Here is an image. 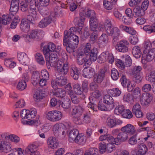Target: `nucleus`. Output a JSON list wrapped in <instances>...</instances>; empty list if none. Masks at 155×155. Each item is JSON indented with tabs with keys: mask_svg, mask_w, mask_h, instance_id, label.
I'll use <instances>...</instances> for the list:
<instances>
[{
	"mask_svg": "<svg viewBox=\"0 0 155 155\" xmlns=\"http://www.w3.org/2000/svg\"><path fill=\"white\" fill-rule=\"evenodd\" d=\"M109 105H107L106 104L99 102L97 106V108L99 110L101 111H106L110 110L112 109V106H109Z\"/></svg>",
	"mask_w": 155,
	"mask_h": 155,
	"instance_id": "nucleus-30",
	"label": "nucleus"
},
{
	"mask_svg": "<svg viewBox=\"0 0 155 155\" xmlns=\"http://www.w3.org/2000/svg\"><path fill=\"white\" fill-rule=\"evenodd\" d=\"M142 68L140 66H134L131 71L132 74L133 75L140 74V72Z\"/></svg>",
	"mask_w": 155,
	"mask_h": 155,
	"instance_id": "nucleus-59",
	"label": "nucleus"
},
{
	"mask_svg": "<svg viewBox=\"0 0 155 155\" xmlns=\"http://www.w3.org/2000/svg\"><path fill=\"white\" fill-rule=\"evenodd\" d=\"M46 56V62L47 66L48 69L50 68V67H53L54 68H57L58 65H59L58 64L59 61H62L63 59H57L49 58H47Z\"/></svg>",
	"mask_w": 155,
	"mask_h": 155,
	"instance_id": "nucleus-12",
	"label": "nucleus"
},
{
	"mask_svg": "<svg viewBox=\"0 0 155 155\" xmlns=\"http://www.w3.org/2000/svg\"><path fill=\"white\" fill-rule=\"evenodd\" d=\"M111 95H105L103 98L104 102L107 105H109V106H112V109L116 106H117L118 104V102L116 101H114L112 98Z\"/></svg>",
	"mask_w": 155,
	"mask_h": 155,
	"instance_id": "nucleus-11",
	"label": "nucleus"
},
{
	"mask_svg": "<svg viewBox=\"0 0 155 155\" xmlns=\"http://www.w3.org/2000/svg\"><path fill=\"white\" fill-rule=\"evenodd\" d=\"M47 143L49 147L53 149L57 148L58 145V140L53 137L48 138L47 140Z\"/></svg>",
	"mask_w": 155,
	"mask_h": 155,
	"instance_id": "nucleus-15",
	"label": "nucleus"
},
{
	"mask_svg": "<svg viewBox=\"0 0 155 155\" xmlns=\"http://www.w3.org/2000/svg\"><path fill=\"white\" fill-rule=\"evenodd\" d=\"M77 58V63L80 65H81L86 61L87 57L83 52L81 51L78 53Z\"/></svg>",
	"mask_w": 155,
	"mask_h": 155,
	"instance_id": "nucleus-18",
	"label": "nucleus"
},
{
	"mask_svg": "<svg viewBox=\"0 0 155 155\" xmlns=\"http://www.w3.org/2000/svg\"><path fill=\"white\" fill-rule=\"evenodd\" d=\"M84 155H98V150L95 148H91L89 152L85 153Z\"/></svg>",
	"mask_w": 155,
	"mask_h": 155,
	"instance_id": "nucleus-64",
	"label": "nucleus"
},
{
	"mask_svg": "<svg viewBox=\"0 0 155 155\" xmlns=\"http://www.w3.org/2000/svg\"><path fill=\"white\" fill-rule=\"evenodd\" d=\"M122 131L126 132L127 134H132L135 132V130L134 126L130 124H128L125 126L121 128Z\"/></svg>",
	"mask_w": 155,
	"mask_h": 155,
	"instance_id": "nucleus-17",
	"label": "nucleus"
},
{
	"mask_svg": "<svg viewBox=\"0 0 155 155\" xmlns=\"http://www.w3.org/2000/svg\"><path fill=\"white\" fill-rule=\"evenodd\" d=\"M129 44L128 41L126 40H122L119 42L116 49L118 51L120 52H127L128 50V46Z\"/></svg>",
	"mask_w": 155,
	"mask_h": 155,
	"instance_id": "nucleus-6",
	"label": "nucleus"
},
{
	"mask_svg": "<svg viewBox=\"0 0 155 155\" xmlns=\"http://www.w3.org/2000/svg\"><path fill=\"white\" fill-rule=\"evenodd\" d=\"M107 69L105 67L101 70L97 74L94 76V82L98 83H101L104 80L105 76V73L107 72Z\"/></svg>",
	"mask_w": 155,
	"mask_h": 155,
	"instance_id": "nucleus-10",
	"label": "nucleus"
},
{
	"mask_svg": "<svg viewBox=\"0 0 155 155\" xmlns=\"http://www.w3.org/2000/svg\"><path fill=\"white\" fill-rule=\"evenodd\" d=\"M47 119L51 121H57L61 120L62 114L58 110H52L48 112L46 114Z\"/></svg>",
	"mask_w": 155,
	"mask_h": 155,
	"instance_id": "nucleus-2",
	"label": "nucleus"
},
{
	"mask_svg": "<svg viewBox=\"0 0 155 155\" xmlns=\"http://www.w3.org/2000/svg\"><path fill=\"white\" fill-rule=\"evenodd\" d=\"M89 24L90 29L91 31L97 30L98 24V20L95 15L90 18Z\"/></svg>",
	"mask_w": 155,
	"mask_h": 155,
	"instance_id": "nucleus-14",
	"label": "nucleus"
},
{
	"mask_svg": "<svg viewBox=\"0 0 155 155\" xmlns=\"http://www.w3.org/2000/svg\"><path fill=\"white\" fill-rule=\"evenodd\" d=\"M35 58L36 61L39 64L43 65L45 63V61L42 55L41 54L37 53L35 55Z\"/></svg>",
	"mask_w": 155,
	"mask_h": 155,
	"instance_id": "nucleus-47",
	"label": "nucleus"
},
{
	"mask_svg": "<svg viewBox=\"0 0 155 155\" xmlns=\"http://www.w3.org/2000/svg\"><path fill=\"white\" fill-rule=\"evenodd\" d=\"M116 65L120 69L123 70L125 68V65L122 61L120 59H116L115 60Z\"/></svg>",
	"mask_w": 155,
	"mask_h": 155,
	"instance_id": "nucleus-55",
	"label": "nucleus"
},
{
	"mask_svg": "<svg viewBox=\"0 0 155 155\" xmlns=\"http://www.w3.org/2000/svg\"><path fill=\"white\" fill-rule=\"evenodd\" d=\"M123 100L124 101L128 102H132L134 101L133 98L131 94L126 93L124 96Z\"/></svg>",
	"mask_w": 155,
	"mask_h": 155,
	"instance_id": "nucleus-61",
	"label": "nucleus"
},
{
	"mask_svg": "<svg viewBox=\"0 0 155 155\" xmlns=\"http://www.w3.org/2000/svg\"><path fill=\"white\" fill-rule=\"evenodd\" d=\"M110 95L113 97L119 96L121 93V91L117 88L111 89L108 91Z\"/></svg>",
	"mask_w": 155,
	"mask_h": 155,
	"instance_id": "nucleus-45",
	"label": "nucleus"
},
{
	"mask_svg": "<svg viewBox=\"0 0 155 155\" xmlns=\"http://www.w3.org/2000/svg\"><path fill=\"white\" fill-rule=\"evenodd\" d=\"M95 15L94 11L87 8H81L80 10V16H81L82 21L85 19V17L90 18Z\"/></svg>",
	"mask_w": 155,
	"mask_h": 155,
	"instance_id": "nucleus-5",
	"label": "nucleus"
},
{
	"mask_svg": "<svg viewBox=\"0 0 155 155\" xmlns=\"http://www.w3.org/2000/svg\"><path fill=\"white\" fill-rule=\"evenodd\" d=\"M115 3H114L113 1L110 2L107 0H104L103 5L104 8L107 10H110L112 9L113 7V5Z\"/></svg>",
	"mask_w": 155,
	"mask_h": 155,
	"instance_id": "nucleus-44",
	"label": "nucleus"
},
{
	"mask_svg": "<svg viewBox=\"0 0 155 155\" xmlns=\"http://www.w3.org/2000/svg\"><path fill=\"white\" fill-rule=\"evenodd\" d=\"M62 129H66V124H65L59 123L55 124L53 126V131L57 132L58 131H61V128Z\"/></svg>",
	"mask_w": 155,
	"mask_h": 155,
	"instance_id": "nucleus-46",
	"label": "nucleus"
},
{
	"mask_svg": "<svg viewBox=\"0 0 155 155\" xmlns=\"http://www.w3.org/2000/svg\"><path fill=\"white\" fill-rule=\"evenodd\" d=\"M41 78L39 73L37 71H34L32 72L31 79L34 83L36 84L39 83Z\"/></svg>",
	"mask_w": 155,
	"mask_h": 155,
	"instance_id": "nucleus-34",
	"label": "nucleus"
},
{
	"mask_svg": "<svg viewBox=\"0 0 155 155\" xmlns=\"http://www.w3.org/2000/svg\"><path fill=\"white\" fill-rule=\"evenodd\" d=\"M99 140L100 141H107L109 142L114 143V137L109 134L101 136L99 138Z\"/></svg>",
	"mask_w": 155,
	"mask_h": 155,
	"instance_id": "nucleus-39",
	"label": "nucleus"
},
{
	"mask_svg": "<svg viewBox=\"0 0 155 155\" xmlns=\"http://www.w3.org/2000/svg\"><path fill=\"white\" fill-rule=\"evenodd\" d=\"M32 147L28 145L27 148H26L25 151L22 150V149L21 148H18L17 149V152L18 155H27L29 154L30 150H32L31 148Z\"/></svg>",
	"mask_w": 155,
	"mask_h": 155,
	"instance_id": "nucleus-41",
	"label": "nucleus"
},
{
	"mask_svg": "<svg viewBox=\"0 0 155 155\" xmlns=\"http://www.w3.org/2000/svg\"><path fill=\"white\" fill-rule=\"evenodd\" d=\"M143 0H130L129 2L128 5L131 7H137L140 4Z\"/></svg>",
	"mask_w": 155,
	"mask_h": 155,
	"instance_id": "nucleus-54",
	"label": "nucleus"
},
{
	"mask_svg": "<svg viewBox=\"0 0 155 155\" xmlns=\"http://www.w3.org/2000/svg\"><path fill=\"white\" fill-rule=\"evenodd\" d=\"M100 41L101 44L103 46H106L109 41L108 35L105 33H103L100 37Z\"/></svg>",
	"mask_w": 155,
	"mask_h": 155,
	"instance_id": "nucleus-38",
	"label": "nucleus"
},
{
	"mask_svg": "<svg viewBox=\"0 0 155 155\" xmlns=\"http://www.w3.org/2000/svg\"><path fill=\"white\" fill-rule=\"evenodd\" d=\"M73 37L65 38L63 39V45L66 47V49L69 53L75 52L74 51L75 47L79 43V38L77 35H73Z\"/></svg>",
	"mask_w": 155,
	"mask_h": 155,
	"instance_id": "nucleus-1",
	"label": "nucleus"
},
{
	"mask_svg": "<svg viewBox=\"0 0 155 155\" xmlns=\"http://www.w3.org/2000/svg\"><path fill=\"white\" fill-rule=\"evenodd\" d=\"M72 113L74 115H81L84 110L82 106L78 105V106L73 107L72 108Z\"/></svg>",
	"mask_w": 155,
	"mask_h": 155,
	"instance_id": "nucleus-27",
	"label": "nucleus"
},
{
	"mask_svg": "<svg viewBox=\"0 0 155 155\" xmlns=\"http://www.w3.org/2000/svg\"><path fill=\"white\" fill-rule=\"evenodd\" d=\"M121 84L124 87H126L130 83V81L129 79H127L124 75H123L120 78Z\"/></svg>",
	"mask_w": 155,
	"mask_h": 155,
	"instance_id": "nucleus-53",
	"label": "nucleus"
},
{
	"mask_svg": "<svg viewBox=\"0 0 155 155\" xmlns=\"http://www.w3.org/2000/svg\"><path fill=\"white\" fill-rule=\"evenodd\" d=\"M55 45L51 42H50L47 45L44 46L43 51L45 55V57L46 58V56H48V54H49L50 52L55 51Z\"/></svg>",
	"mask_w": 155,
	"mask_h": 155,
	"instance_id": "nucleus-13",
	"label": "nucleus"
},
{
	"mask_svg": "<svg viewBox=\"0 0 155 155\" xmlns=\"http://www.w3.org/2000/svg\"><path fill=\"white\" fill-rule=\"evenodd\" d=\"M74 92L78 95H81L83 93V90L81 87L78 83L74 84L73 86Z\"/></svg>",
	"mask_w": 155,
	"mask_h": 155,
	"instance_id": "nucleus-48",
	"label": "nucleus"
},
{
	"mask_svg": "<svg viewBox=\"0 0 155 155\" xmlns=\"http://www.w3.org/2000/svg\"><path fill=\"white\" fill-rule=\"evenodd\" d=\"M82 19L81 16H80V18L76 17L74 19V21L78 20V21H77V26L76 27L79 29H82L84 25V22L85 20L82 21L81 20Z\"/></svg>",
	"mask_w": 155,
	"mask_h": 155,
	"instance_id": "nucleus-56",
	"label": "nucleus"
},
{
	"mask_svg": "<svg viewBox=\"0 0 155 155\" xmlns=\"http://www.w3.org/2000/svg\"><path fill=\"white\" fill-rule=\"evenodd\" d=\"M17 57L18 60L21 64H24L28 60V57L27 54L24 52L18 53Z\"/></svg>",
	"mask_w": 155,
	"mask_h": 155,
	"instance_id": "nucleus-29",
	"label": "nucleus"
},
{
	"mask_svg": "<svg viewBox=\"0 0 155 155\" xmlns=\"http://www.w3.org/2000/svg\"><path fill=\"white\" fill-rule=\"evenodd\" d=\"M145 10L140 7H137L133 10V14L135 16H142L145 14Z\"/></svg>",
	"mask_w": 155,
	"mask_h": 155,
	"instance_id": "nucleus-33",
	"label": "nucleus"
},
{
	"mask_svg": "<svg viewBox=\"0 0 155 155\" xmlns=\"http://www.w3.org/2000/svg\"><path fill=\"white\" fill-rule=\"evenodd\" d=\"M123 59L124 60L125 63L127 67H130L132 64V60L129 56L125 55L123 56Z\"/></svg>",
	"mask_w": 155,
	"mask_h": 155,
	"instance_id": "nucleus-63",
	"label": "nucleus"
},
{
	"mask_svg": "<svg viewBox=\"0 0 155 155\" xmlns=\"http://www.w3.org/2000/svg\"><path fill=\"white\" fill-rule=\"evenodd\" d=\"M45 92L43 90H36L34 95V98L36 101H40L45 97Z\"/></svg>",
	"mask_w": 155,
	"mask_h": 155,
	"instance_id": "nucleus-21",
	"label": "nucleus"
},
{
	"mask_svg": "<svg viewBox=\"0 0 155 155\" xmlns=\"http://www.w3.org/2000/svg\"><path fill=\"white\" fill-rule=\"evenodd\" d=\"M67 81V79L66 77L62 75L56 78V81L58 85L61 87L66 84Z\"/></svg>",
	"mask_w": 155,
	"mask_h": 155,
	"instance_id": "nucleus-32",
	"label": "nucleus"
},
{
	"mask_svg": "<svg viewBox=\"0 0 155 155\" xmlns=\"http://www.w3.org/2000/svg\"><path fill=\"white\" fill-rule=\"evenodd\" d=\"M116 107L115 109L114 112L115 114L117 115L122 114L125 109L124 106L122 105H119L118 104L117 106H116L115 107Z\"/></svg>",
	"mask_w": 155,
	"mask_h": 155,
	"instance_id": "nucleus-52",
	"label": "nucleus"
},
{
	"mask_svg": "<svg viewBox=\"0 0 155 155\" xmlns=\"http://www.w3.org/2000/svg\"><path fill=\"white\" fill-rule=\"evenodd\" d=\"M148 50V52H145V51H143L142 57L144 60L148 61H150L153 60L155 57V48Z\"/></svg>",
	"mask_w": 155,
	"mask_h": 155,
	"instance_id": "nucleus-9",
	"label": "nucleus"
},
{
	"mask_svg": "<svg viewBox=\"0 0 155 155\" xmlns=\"http://www.w3.org/2000/svg\"><path fill=\"white\" fill-rule=\"evenodd\" d=\"M152 100V96L148 93H145L142 94L140 98V101L142 104L146 105L149 104Z\"/></svg>",
	"mask_w": 155,
	"mask_h": 155,
	"instance_id": "nucleus-16",
	"label": "nucleus"
},
{
	"mask_svg": "<svg viewBox=\"0 0 155 155\" xmlns=\"http://www.w3.org/2000/svg\"><path fill=\"white\" fill-rule=\"evenodd\" d=\"M138 151L142 154H144L147 151L146 145L143 143H139L138 145Z\"/></svg>",
	"mask_w": 155,
	"mask_h": 155,
	"instance_id": "nucleus-49",
	"label": "nucleus"
},
{
	"mask_svg": "<svg viewBox=\"0 0 155 155\" xmlns=\"http://www.w3.org/2000/svg\"><path fill=\"white\" fill-rule=\"evenodd\" d=\"M132 54L135 58H139L142 55L140 48L138 46H134L132 51Z\"/></svg>",
	"mask_w": 155,
	"mask_h": 155,
	"instance_id": "nucleus-31",
	"label": "nucleus"
},
{
	"mask_svg": "<svg viewBox=\"0 0 155 155\" xmlns=\"http://www.w3.org/2000/svg\"><path fill=\"white\" fill-rule=\"evenodd\" d=\"M86 139L84 136L79 134L74 142L79 144L83 145L85 144Z\"/></svg>",
	"mask_w": 155,
	"mask_h": 155,
	"instance_id": "nucleus-37",
	"label": "nucleus"
},
{
	"mask_svg": "<svg viewBox=\"0 0 155 155\" xmlns=\"http://www.w3.org/2000/svg\"><path fill=\"white\" fill-rule=\"evenodd\" d=\"M98 53V51L95 48H94L91 50L88 54L89 55V58L91 61H94L97 59Z\"/></svg>",
	"mask_w": 155,
	"mask_h": 155,
	"instance_id": "nucleus-25",
	"label": "nucleus"
},
{
	"mask_svg": "<svg viewBox=\"0 0 155 155\" xmlns=\"http://www.w3.org/2000/svg\"><path fill=\"white\" fill-rule=\"evenodd\" d=\"M30 146L32 147V150L29 153L30 155H40V152L37 150L38 146L34 144L30 145Z\"/></svg>",
	"mask_w": 155,
	"mask_h": 155,
	"instance_id": "nucleus-50",
	"label": "nucleus"
},
{
	"mask_svg": "<svg viewBox=\"0 0 155 155\" xmlns=\"http://www.w3.org/2000/svg\"><path fill=\"white\" fill-rule=\"evenodd\" d=\"M79 131L76 129L71 130L69 134L68 140L70 142H73L78 134Z\"/></svg>",
	"mask_w": 155,
	"mask_h": 155,
	"instance_id": "nucleus-23",
	"label": "nucleus"
},
{
	"mask_svg": "<svg viewBox=\"0 0 155 155\" xmlns=\"http://www.w3.org/2000/svg\"><path fill=\"white\" fill-rule=\"evenodd\" d=\"M128 137V134L126 132L122 131L118 134L117 137L115 138L114 137V143L118 145L122 142L126 140L127 139Z\"/></svg>",
	"mask_w": 155,
	"mask_h": 155,
	"instance_id": "nucleus-7",
	"label": "nucleus"
},
{
	"mask_svg": "<svg viewBox=\"0 0 155 155\" xmlns=\"http://www.w3.org/2000/svg\"><path fill=\"white\" fill-rule=\"evenodd\" d=\"M106 32L109 35L112 37L113 42H117L121 32L120 30L117 27H112L111 28H108Z\"/></svg>",
	"mask_w": 155,
	"mask_h": 155,
	"instance_id": "nucleus-4",
	"label": "nucleus"
},
{
	"mask_svg": "<svg viewBox=\"0 0 155 155\" xmlns=\"http://www.w3.org/2000/svg\"><path fill=\"white\" fill-rule=\"evenodd\" d=\"M52 20L51 15H50L48 17L42 19L39 23V26L41 28L46 27L51 22Z\"/></svg>",
	"mask_w": 155,
	"mask_h": 155,
	"instance_id": "nucleus-22",
	"label": "nucleus"
},
{
	"mask_svg": "<svg viewBox=\"0 0 155 155\" xmlns=\"http://www.w3.org/2000/svg\"><path fill=\"white\" fill-rule=\"evenodd\" d=\"M40 32V31L38 30H32L29 35L30 39L36 38L37 39H41L42 38L41 34Z\"/></svg>",
	"mask_w": 155,
	"mask_h": 155,
	"instance_id": "nucleus-28",
	"label": "nucleus"
},
{
	"mask_svg": "<svg viewBox=\"0 0 155 155\" xmlns=\"http://www.w3.org/2000/svg\"><path fill=\"white\" fill-rule=\"evenodd\" d=\"M109 55V53L108 51L103 52L99 57L97 61L99 63H103L108 60Z\"/></svg>",
	"mask_w": 155,
	"mask_h": 155,
	"instance_id": "nucleus-24",
	"label": "nucleus"
},
{
	"mask_svg": "<svg viewBox=\"0 0 155 155\" xmlns=\"http://www.w3.org/2000/svg\"><path fill=\"white\" fill-rule=\"evenodd\" d=\"M153 24L152 25H147L144 26L143 29L147 33L151 34L152 33H155V25Z\"/></svg>",
	"mask_w": 155,
	"mask_h": 155,
	"instance_id": "nucleus-36",
	"label": "nucleus"
},
{
	"mask_svg": "<svg viewBox=\"0 0 155 155\" xmlns=\"http://www.w3.org/2000/svg\"><path fill=\"white\" fill-rule=\"evenodd\" d=\"M56 91L54 93V95L57 97L63 98L65 96V91L61 88L56 89Z\"/></svg>",
	"mask_w": 155,
	"mask_h": 155,
	"instance_id": "nucleus-42",
	"label": "nucleus"
},
{
	"mask_svg": "<svg viewBox=\"0 0 155 155\" xmlns=\"http://www.w3.org/2000/svg\"><path fill=\"white\" fill-rule=\"evenodd\" d=\"M57 69L58 73L61 74L66 75L69 70V63L68 62L64 61H59L58 63Z\"/></svg>",
	"mask_w": 155,
	"mask_h": 155,
	"instance_id": "nucleus-3",
	"label": "nucleus"
},
{
	"mask_svg": "<svg viewBox=\"0 0 155 155\" xmlns=\"http://www.w3.org/2000/svg\"><path fill=\"white\" fill-rule=\"evenodd\" d=\"M80 74V72L77 68L74 67L71 68V75L73 79L75 80H78Z\"/></svg>",
	"mask_w": 155,
	"mask_h": 155,
	"instance_id": "nucleus-26",
	"label": "nucleus"
},
{
	"mask_svg": "<svg viewBox=\"0 0 155 155\" xmlns=\"http://www.w3.org/2000/svg\"><path fill=\"white\" fill-rule=\"evenodd\" d=\"M122 114L123 117L125 118L130 119L133 116L132 113L128 109H125Z\"/></svg>",
	"mask_w": 155,
	"mask_h": 155,
	"instance_id": "nucleus-58",
	"label": "nucleus"
},
{
	"mask_svg": "<svg viewBox=\"0 0 155 155\" xmlns=\"http://www.w3.org/2000/svg\"><path fill=\"white\" fill-rule=\"evenodd\" d=\"M11 150L10 144L4 139H0V152L8 153Z\"/></svg>",
	"mask_w": 155,
	"mask_h": 155,
	"instance_id": "nucleus-8",
	"label": "nucleus"
},
{
	"mask_svg": "<svg viewBox=\"0 0 155 155\" xmlns=\"http://www.w3.org/2000/svg\"><path fill=\"white\" fill-rule=\"evenodd\" d=\"M77 29L74 27H71L68 31L66 30L64 32V36L65 38L73 37V35H74L75 32H76Z\"/></svg>",
	"mask_w": 155,
	"mask_h": 155,
	"instance_id": "nucleus-35",
	"label": "nucleus"
},
{
	"mask_svg": "<svg viewBox=\"0 0 155 155\" xmlns=\"http://www.w3.org/2000/svg\"><path fill=\"white\" fill-rule=\"evenodd\" d=\"M99 151L103 153L106 151V143L104 141L101 142L99 144Z\"/></svg>",
	"mask_w": 155,
	"mask_h": 155,
	"instance_id": "nucleus-62",
	"label": "nucleus"
},
{
	"mask_svg": "<svg viewBox=\"0 0 155 155\" xmlns=\"http://www.w3.org/2000/svg\"><path fill=\"white\" fill-rule=\"evenodd\" d=\"M106 123L107 125L110 128L114 127L117 124L116 118L113 117L111 118L110 117H109L107 118Z\"/></svg>",
	"mask_w": 155,
	"mask_h": 155,
	"instance_id": "nucleus-40",
	"label": "nucleus"
},
{
	"mask_svg": "<svg viewBox=\"0 0 155 155\" xmlns=\"http://www.w3.org/2000/svg\"><path fill=\"white\" fill-rule=\"evenodd\" d=\"M95 74V72L93 68H84L83 75L84 77L90 78L94 76Z\"/></svg>",
	"mask_w": 155,
	"mask_h": 155,
	"instance_id": "nucleus-19",
	"label": "nucleus"
},
{
	"mask_svg": "<svg viewBox=\"0 0 155 155\" xmlns=\"http://www.w3.org/2000/svg\"><path fill=\"white\" fill-rule=\"evenodd\" d=\"M60 103L59 107L61 106L62 107L65 109H68L69 108L70 106V101L69 100H65L64 102L60 101Z\"/></svg>",
	"mask_w": 155,
	"mask_h": 155,
	"instance_id": "nucleus-60",
	"label": "nucleus"
},
{
	"mask_svg": "<svg viewBox=\"0 0 155 155\" xmlns=\"http://www.w3.org/2000/svg\"><path fill=\"white\" fill-rule=\"evenodd\" d=\"M111 76L112 79L114 80H117L119 77V73L117 70L113 68L111 71Z\"/></svg>",
	"mask_w": 155,
	"mask_h": 155,
	"instance_id": "nucleus-57",
	"label": "nucleus"
},
{
	"mask_svg": "<svg viewBox=\"0 0 155 155\" xmlns=\"http://www.w3.org/2000/svg\"><path fill=\"white\" fill-rule=\"evenodd\" d=\"M27 87L26 82L24 80L19 82L17 86V88L19 91H23Z\"/></svg>",
	"mask_w": 155,
	"mask_h": 155,
	"instance_id": "nucleus-51",
	"label": "nucleus"
},
{
	"mask_svg": "<svg viewBox=\"0 0 155 155\" xmlns=\"http://www.w3.org/2000/svg\"><path fill=\"white\" fill-rule=\"evenodd\" d=\"M20 27L22 31L25 33H27L30 30L29 23L26 19H23L21 21Z\"/></svg>",
	"mask_w": 155,
	"mask_h": 155,
	"instance_id": "nucleus-20",
	"label": "nucleus"
},
{
	"mask_svg": "<svg viewBox=\"0 0 155 155\" xmlns=\"http://www.w3.org/2000/svg\"><path fill=\"white\" fill-rule=\"evenodd\" d=\"M93 31V32L91 34L89 39L90 42L92 44H93L96 41L98 34V31L97 30Z\"/></svg>",
	"mask_w": 155,
	"mask_h": 155,
	"instance_id": "nucleus-43",
	"label": "nucleus"
}]
</instances>
